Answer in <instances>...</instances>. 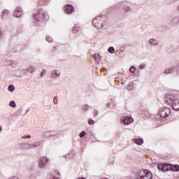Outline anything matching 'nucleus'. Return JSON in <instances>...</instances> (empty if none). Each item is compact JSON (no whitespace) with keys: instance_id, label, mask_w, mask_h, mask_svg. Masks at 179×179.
<instances>
[{"instance_id":"20","label":"nucleus","mask_w":179,"mask_h":179,"mask_svg":"<svg viewBox=\"0 0 179 179\" xmlns=\"http://www.w3.org/2000/svg\"><path fill=\"white\" fill-rule=\"evenodd\" d=\"M80 30V27L78 24H76L74 27H73V32L78 33Z\"/></svg>"},{"instance_id":"4","label":"nucleus","mask_w":179,"mask_h":179,"mask_svg":"<svg viewBox=\"0 0 179 179\" xmlns=\"http://www.w3.org/2000/svg\"><path fill=\"white\" fill-rule=\"evenodd\" d=\"M92 24H94V27H96V29H103V27H104V24H103V16L99 15L95 17L92 20Z\"/></svg>"},{"instance_id":"35","label":"nucleus","mask_w":179,"mask_h":179,"mask_svg":"<svg viewBox=\"0 0 179 179\" xmlns=\"http://www.w3.org/2000/svg\"><path fill=\"white\" fill-rule=\"evenodd\" d=\"M53 103L54 104H58V96H54Z\"/></svg>"},{"instance_id":"28","label":"nucleus","mask_w":179,"mask_h":179,"mask_svg":"<svg viewBox=\"0 0 179 179\" xmlns=\"http://www.w3.org/2000/svg\"><path fill=\"white\" fill-rule=\"evenodd\" d=\"M72 157H73V153L72 152H69L67 155L64 156L65 159H71Z\"/></svg>"},{"instance_id":"11","label":"nucleus","mask_w":179,"mask_h":179,"mask_svg":"<svg viewBox=\"0 0 179 179\" xmlns=\"http://www.w3.org/2000/svg\"><path fill=\"white\" fill-rule=\"evenodd\" d=\"M132 121H134V119L129 116L124 117L122 120V122L124 125H129V123L132 122Z\"/></svg>"},{"instance_id":"27","label":"nucleus","mask_w":179,"mask_h":179,"mask_svg":"<svg viewBox=\"0 0 179 179\" xmlns=\"http://www.w3.org/2000/svg\"><path fill=\"white\" fill-rule=\"evenodd\" d=\"M9 106H10V107H12L13 108H15V107H16V102H15V101H10L9 102Z\"/></svg>"},{"instance_id":"12","label":"nucleus","mask_w":179,"mask_h":179,"mask_svg":"<svg viewBox=\"0 0 179 179\" xmlns=\"http://www.w3.org/2000/svg\"><path fill=\"white\" fill-rule=\"evenodd\" d=\"M157 169H158V170H160L161 171H167V170H169L167 165H166L164 164H158Z\"/></svg>"},{"instance_id":"45","label":"nucleus","mask_w":179,"mask_h":179,"mask_svg":"<svg viewBox=\"0 0 179 179\" xmlns=\"http://www.w3.org/2000/svg\"><path fill=\"white\" fill-rule=\"evenodd\" d=\"M106 179H108V178H106Z\"/></svg>"},{"instance_id":"21","label":"nucleus","mask_w":179,"mask_h":179,"mask_svg":"<svg viewBox=\"0 0 179 179\" xmlns=\"http://www.w3.org/2000/svg\"><path fill=\"white\" fill-rule=\"evenodd\" d=\"M34 71H36V67H34V66H29L27 69V73L29 72V73H33V72H34Z\"/></svg>"},{"instance_id":"38","label":"nucleus","mask_w":179,"mask_h":179,"mask_svg":"<svg viewBox=\"0 0 179 179\" xmlns=\"http://www.w3.org/2000/svg\"><path fill=\"white\" fill-rule=\"evenodd\" d=\"M88 124L89 125H93V124H94V120H93V119H90L88 120Z\"/></svg>"},{"instance_id":"1","label":"nucleus","mask_w":179,"mask_h":179,"mask_svg":"<svg viewBox=\"0 0 179 179\" xmlns=\"http://www.w3.org/2000/svg\"><path fill=\"white\" fill-rule=\"evenodd\" d=\"M171 114V109L170 108H161L157 116L156 122L158 125H162L166 122V119Z\"/></svg>"},{"instance_id":"32","label":"nucleus","mask_w":179,"mask_h":179,"mask_svg":"<svg viewBox=\"0 0 179 179\" xmlns=\"http://www.w3.org/2000/svg\"><path fill=\"white\" fill-rule=\"evenodd\" d=\"M124 12H126V13H129V12H131V8H129V6L124 7Z\"/></svg>"},{"instance_id":"16","label":"nucleus","mask_w":179,"mask_h":179,"mask_svg":"<svg viewBox=\"0 0 179 179\" xmlns=\"http://www.w3.org/2000/svg\"><path fill=\"white\" fill-rule=\"evenodd\" d=\"M149 44L150 45H159V41H157L155 38H150L149 40Z\"/></svg>"},{"instance_id":"23","label":"nucleus","mask_w":179,"mask_h":179,"mask_svg":"<svg viewBox=\"0 0 179 179\" xmlns=\"http://www.w3.org/2000/svg\"><path fill=\"white\" fill-rule=\"evenodd\" d=\"M134 83H129L127 87V90H132L134 89Z\"/></svg>"},{"instance_id":"24","label":"nucleus","mask_w":179,"mask_h":179,"mask_svg":"<svg viewBox=\"0 0 179 179\" xmlns=\"http://www.w3.org/2000/svg\"><path fill=\"white\" fill-rule=\"evenodd\" d=\"M108 52H110V54H114L115 52V49L114 47L110 46L108 48Z\"/></svg>"},{"instance_id":"9","label":"nucleus","mask_w":179,"mask_h":179,"mask_svg":"<svg viewBox=\"0 0 179 179\" xmlns=\"http://www.w3.org/2000/svg\"><path fill=\"white\" fill-rule=\"evenodd\" d=\"M59 76H61V71L58 70H53L50 73V78L52 79H57Z\"/></svg>"},{"instance_id":"33","label":"nucleus","mask_w":179,"mask_h":179,"mask_svg":"<svg viewBox=\"0 0 179 179\" xmlns=\"http://www.w3.org/2000/svg\"><path fill=\"white\" fill-rule=\"evenodd\" d=\"M83 111H88L89 110V106L88 105H84L83 106Z\"/></svg>"},{"instance_id":"22","label":"nucleus","mask_w":179,"mask_h":179,"mask_svg":"<svg viewBox=\"0 0 179 179\" xmlns=\"http://www.w3.org/2000/svg\"><path fill=\"white\" fill-rule=\"evenodd\" d=\"M172 23L173 24H177L179 23V15L175 17L173 20H172Z\"/></svg>"},{"instance_id":"42","label":"nucleus","mask_w":179,"mask_h":179,"mask_svg":"<svg viewBox=\"0 0 179 179\" xmlns=\"http://www.w3.org/2000/svg\"><path fill=\"white\" fill-rule=\"evenodd\" d=\"M52 178L53 179H59V176H53Z\"/></svg>"},{"instance_id":"17","label":"nucleus","mask_w":179,"mask_h":179,"mask_svg":"<svg viewBox=\"0 0 179 179\" xmlns=\"http://www.w3.org/2000/svg\"><path fill=\"white\" fill-rule=\"evenodd\" d=\"M134 143H136V145H138V146H141V145H142L143 143V139L142 138H135L134 140Z\"/></svg>"},{"instance_id":"29","label":"nucleus","mask_w":179,"mask_h":179,"mask_svg":"<svg viewBox=\"0 0 179 179\" xmlns=\"http://www.w3.org/2000/svg\"><path fill=\"white\" fill-rule=\"evenodd\" d=\"M129 71L131 73H135V72L136 71V68H135V66H131L129 69Z\"/></svg>"},{"instance_id":"30","label":"nucleus","mask_w":179,"mask_h":179,"mask_svg":"<svg viewBox=\"0 0 179 179\" xmlns=\"http://www.w3.org/2000/svg\"><path fill=\"white\" fill-rule=\"evenodd\" d=\"M45 40L46 41H48V43H52V38L50 36H48L45 37Z\"/></svg>"},{"instance_id":"39","label":"nucleus","mask_w":179,"mask_h":179,"mask_svg":"<svg viewBox=\"0 0 179 179\" xmlns=\"http://www.w3.org/2000/svg\"><path fill=\"white\" fill-rule=\"evenodd\" d=\"M4 31L1 29H0V37H2V36L4 34Z\"/></svg>"},{"instance_id":"15","label":"nucleus","mask_w":179,"mask_h":179,"mask_svg":"<svg viewBox=\"0 0 179 179\" xmlns=\"http://www.w3.org/2000/svg\"><path fill=\"white\" fill-rule=\"evenodd\" d=\"M174 67L168 68L164 71V73L165 75H170V73H173V72H174Z\"/></svg>"},{"instance_id":"34","label":"nucleus","mask_w":179,"mask_h":179,"mask_svg":"<svg viewBox=\"0 0 179 179\" xmlns=\"http://www.w3.org/2000/svg\"><path fill=\"white\" fill-rule=\"evenodd\" d=\"M6 65H7V66H11V65H12V60H6Z\"/></svg>"},{"instance_id":"41","label":"nucleus","mask_w":179,"mask_h":179,"mask_svg":"<svg viewBox=\"0 0 179 179\" xmlns=\"http://www.w3.org/2000/svg\"><path fill=\"white\" fill-rule=\"evenodd\" d=\"M139 69H145V65L144 64H141L139 66Z\"/></svg>"},{"instance_id":"26","label":"nucleus","mask_w":179,"mask_h":179,"mask_svg":"<svg viewBox=\"0 0 179 179\" xmlns=\"http://www.w3.org/2000/svg\"><path fill=\"white\" fill-rule=\"evenodd\" d=\"M17 65H19V62H17V61H12V62H11L12 68H16V66H17Z\"/></svg>"},{"instance_id":"36","label":"nucleus","mask_w":179,"mask_h":179,"mask_svg":"<svg viewBox=\"0 0 179 179\" xmlns=\"http://www.w3.org/2000/svg\"><path fill=\"white\" fill-rule=\"evenodd\" d=\"M46 72L47 71H45V69H43L40 74L41 78H43V76H44V75H45Z\"/></svg>"},{"instance_id":"8","label":"nucleus","mask_w":179,"mask_h":179,"mask_svg":"<svg viewBox=\"0 0 179 179\" xmlns=\"http://www.w3.org/2000/svg\"><path fill=\"white\" fill-rule=\"evenodd\" d=\"M23 15V10L21 7H17L13 13L15 17H20Z\"/></svg>"},{"instance_id":"18","label":"nucleus","mask_w":179,"mask_h":179,"mask_svg":"<svg viewBox=\"0 0 179 179\" xmlns=\"http://www.w3.org/2000/svg\"><path fill=\"white\" fill-rule=\"evenodd\" d=\"M171 171H179V166L178 165H171L169 168Z\"/></svg>"},{"instance_id":"5","label":"nucleus","mask_w":179,"mask_h":179,"mask_svg":"<svg viewBox=\"0 0 179 179\" xmlns=\"http://www.w3.org/2000/svg\"><path fill=\"white\" fill-rule=\"evenodd\" d=\"M40 146H43V140L36 141L34 143H25V148L27 149H36V148H40Z\"/></svg>"},{"instance_id":"43","label":"nucleus","mask_w":179,"mask_h":179,"mask_svg":"<svg viewBox=\"0 0 179 179\" xmlns=\"http://www.w3.org/2000/svg\"><path fill=\"white\" fill-rule=\"evenodd\" d=\"M29 111H30V108H28L27 110H26V112L24 113V115L27 114V113H29Z\"/></svg>"},{"instance_id":"13","label":"nucleus","mask_w":179,"mask_h":179,"mask_svg":"<svg viewBox=\"0 0 179 179\" xmlns=\"http://www.w3.org/2000/svg\"><path fill=\"white\" fill-rule=\"evenodd\" d=\"M17 72H20V73L17 74V76L18 78H21V76H23L27 73V69H22L17 71Z\"/></svg>"},{"instance_id":"44","label":"nucleus","mask_w":179,"mask_h":179,"mask_svg":"<svg viewBox=\"0 0 179 179\" xmlns=\"http://www.w3.org/2000/svg\"><path fill=\"white\" fill-rule=\"evenodd\" d=\"M2 131V127H0V132Z\"/></svg>"},{"instance_id":"37","label":"nucleus","mask_w":179,"mask_h":179,"mask_svg":"<svg viewBox=\"0 0 179 179\" xmlns=\"http://www.w3.org/2000/svg\"><path fill=\"white\" fill-rule=\"evenodd\" d=\"M21 138H22V139H30V138H31V136L27 135V136H23Z\"/></svg>"},{"instance_id":"6","label":"nucleus","mask_w":179,"mask_h":179,"mask_svg":"<svg viewBox=\"0 0 179 179\" xmlns=\"http://www.w3.org/2000/svg\"><path fill=\"white\" fill-rule=\"evenodd\" d=\"M49 159L47 157H42L39 158L38 162V169H44L45 166L48 164Z\"/></svg>"},{"instance_id":"10","label":"nucleus","mask_w":179,"mask_h":179,"mask_svg":"<svg viewBox=\"0 0 179 179\" xmlns=\"http://www.w3.org/2000/svg\"><path fill=\"white\" fill-rule=\"evenodd\" d=\"M64 11L67 15H71V13H73V6L72 5H66L64 8Z\"/></svg>"},{"instance_id":"31","label":"nucleus","mask_w":179,"mask_h":179,"mask_svg":"<svg viewBox=\"0 0 179 179\" xmlns=\"http://www.w3.org/2000/svg\"><path fill=\"white\" fill-rule=\"evenodd\" d=\"M85 135H86V131H83L80 133L79 136L80 138H85Z\"/></svg>"},{"instance_id":"2","label":"nucleus","mask_w":179,"mask_h":179,"mask_svg":"<svg viewBox=\"0 0 179 179\" xmlns=\"http://www.w3.org/2000/svg\"><path fill=\"white\" fill-rule=\"evenodd\" d=\"M165 102L171 106L174 111H179V95H168L165 98Z\"/></svg>"},{"instance_id":"3","label":"nucleus","mask_w":179,"mask_h":179,"mask_svg":"<svg viewBox=\"0 0 179 179\" xmlns=\"http://www.w3.org/2000/svg\"><path fill=\"white\" fill-rule=\"evenodd\" d=\"M32 16L34 22L38 23V22H41L44 19L45 15H44V10L39 9Z\"/></svg>"},{"instance_id":"14","label":"nucleus","mask_w":179,"mask_h":179,"mask_svg":"<svg viewBox=\"0 0 179 179\" xmlns=\"http://www.w3.org/2000/svg\"><path fill=\"white\" fill-rule=\"evenodd\" d=\"M8 16H9V10L7 9L3 10L1 15V19H5V17H8Z\"/></svg>"},{"instance_id":"25","label":"nucleus","mask_w":179,"mask_h":179,"mask_svg":"<svg viewBox=\"0 0 179 179\" xmlns=\"http://www.w3.org/2000/svg\"><path fill=\"white\" fill-rule=\"evenodd\" d=\"M8 92H10V93H13V92H15V86L10 85L8 87Z\"/></svg>"},{"instance_id":"40","label":"nucleus","mask_w":179,"mask_h":179,"mask_svg":"<svg viewBox=\"0 0 179 179\" xmlns=\"http://www.w3.org/2000/svg\"><path fill=\"white\" fill-rule=\"evenodd\" d=\"M94 117H97V115H99V111L94 110Z\"/></svg>"},{"instance_id":"19","label":"nucleus","mask_w":179,"mask_h":179,"mask_svg":"<svg viewBox=\"0 0 179 179\" xmlns=\"http://www.w3.org/2000/svg\"><path fill=\"white\" fill-rule=\"evenodd\" d=\"M94 59L97 64H100V61L101 59V57L99 54H94Z\"/></svg>"},{"instance_id":"7","label":"nucleus","mask_w":179,"mask_h":179,"mask_svg":"<svg viewBox=\"0 0 179 179\" xmlns=\"http://www.w3.org/2000/svg\"><path fill=\"white\" fill-rule=\"evenodd\" d=\"M45 134L46 135V138H52V137L59 138L61 134V131L59 130H55V131H46L45 132Z\"/></svg>"}]
</instances>
